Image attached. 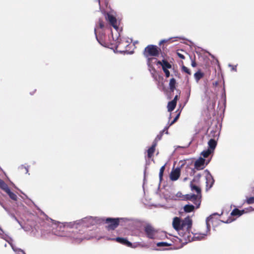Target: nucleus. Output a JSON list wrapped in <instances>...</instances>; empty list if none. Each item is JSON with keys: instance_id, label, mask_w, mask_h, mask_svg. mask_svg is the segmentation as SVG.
Returning a JSON list of instances; mask_svg holds the SVG:
<instances>
[{"instance_id": "obj_22", "label": "nucleus", "mask_w": 254, "mask_h": 254, "mask_svg": "<svg viewBox=\"0 0 254 254\" xmlns=\"http://www.w3.org/2000/svg\"><path fill=\"white\" fill-rule=\"evenodd\" d=\"M194 209V206L193 205H186L184 207V210L186 212L189 213L193 211Z\"/></svg>"}, {"instance_id": "obj_49", "label": "nucleus", "mask_w": 254, "mask_h": 254, "mask_svg": "<svg viewBox=\"0 0 254 254\" xmlns=\"http://www.w3.org/2000/svg\"><path fill=\"white\" fill-rule=\"evenodd\" d=\"M10 244L11 246L12 247V249H13L14 251H15V250H14V249L13 247L12 246V244Z\"/></svg>"}, {"instance_id": "obj_48", "label": "nucleus", "mask_w": 254, "mask_h": 254, "mask_svg": "<svg viewBox=\"0 0 254 254\" xmlns=\"http://www.w3.org/2000/svg\"><path fill=\"white\" fill-rule=\"evenodd\" d=\"M187 180H188V178H187V177H186V178H184V181H187Z\"/></svg>"}, {"instance_id": "obj_40", "label": "nucleus", "mask_w": 254, "mask_h": 254, "mask_svg": "<svg viewBox=\"0 0 254 254\" xmlns=\"http://www.w3.org/2000/svg\"><path fill=\"white\" fill-rule=\"evenodd\" d=\"M178 99H179V95H176L175 96L174 99L172 100V101H174V102L175 101V102L176 103H177V100H178Z\"/></svg>"}, {"instance_id": "obj_1", "label": "nucleus", "mask_w": 254, "mask_h": 254, "mask_svg": "<svg viewBox=\"0 0 254 254\" xmlns=\"http://www.w3.org/2000/svg\"><path fill=\"white\" fill-rule=\"evenodd\" d=\"M192 221L190 217H187L183 220H181L180 218L175 217L173 218L172 225L175 230L178 232L186 230V232L182 235L183 239H180L181 242L185 241L183 243H187L190 242L192 238L190 235V232L191 228Z\"/></svg>"}, {"instance_id": "obj_12", "label": "nucleus", "mask_w": 254, "mask_h": 254, "mask_svg": "<svg viewBox=\"0 0 254 254\" xmlns=\"http://www.w3.org/2000/svg\"><path fill=\"white\" fill-rule=\"evenodd\" d=\"M156 62L157 64H159L162 66V69H170L172 68V65L165 60H163L162 61L156 60Z\"/></svg>"}, {"instance_id": "obj_25", "label": "nucleus", "mask_w": 254, "mask_h": 254, "mask_svg": "<svg viewBox=\"0 0 254 254\" xmlns=\"http://www.w3.org/2000/svg\"><path fill=\"white\" fill-rule=\"evenodd\" d=\"M8 187L7 185L0 178V189L4 191Z\"/></svg>"}, {"instance_id": "obj_31", "label": "nucleus", "mask_w": 254, "mask_h": 254, "mask_svg": "<svg viewBox=\"0 0 254 254\" xmlns=\"http://www.w3.org/2000/svg\"><path fill=\"white\" fill-rule=\"evenodd\" d=\"M171 244H168L166 242H159L157 244V246L158 247H164V246H170Z\"/></svg>"}, {"instance_id": "obj_47", "label": "nucleus", "mask_w": 254, "mask_h": 254, "mask_svg": "<svg viewBox=\"0 0 254 254\" xmlns=\"http://www.w3.org/2000/svg\"><path fill=\"white\" fill-rule=\"evenodd\" d=\"M181 194V193H177V196L180 197V194Z\"/></svg>"}, {"instance_id": "obj_14", "label": "nucleus", "mask_w": 254, "mask_h": 254, "mask_svg": "<svg viewBox=\"0 0 254 254\" xmlns=\"http://www.w3.org/2000/svg\"><path fill=\"white\" fill-rule=\"evenodd\" d=\"M4 191L7 194V195L12 200L14 201L17 200L18 197L17 195L13 192L11 191L9 187H8Z\"/></svg>"}, {"instance_id": "obj_8", "label": "nucleus", "mask_w": 254, "mask_h": 254, "mask_svg": "<svg viewBox=\"0 0 254 254\" xmlns=\"http://www.w3.org/2000/svg\"><path fill=\"white\" fill-rule=\"evenodd\" d=\"M129 46L128 42L125 39L121 40L116 46L117 49L122 50L123 51H127V47Z\"/></svg>"}, {"instance_id": "obj_5", "label": "nucleus", "mask_w": 254, "mask_h": 254, "mask_svg": "<svg viewBox=\"0 0 254 254\" xmlns=\"http://www.w3.org/2000/svg\"><path fill=\"white\" fill-rule=\"evenodd\" d=\"M119 218H108L106 220V223L108 224L107 226L108 229L114 230L119 225Z\"/></svg>"}, {"instance_id": "obj_42", "label": "nucleus", "mask_w": 254, "mask_h": 254, "mask_svg": "<svg viewBox=\"0 0 254 254\" xmlns=\"http://www.w3.org/2000/svg\"><path fill=\"white\" fill-rule=\"evenodd\" d=\"M232 68V70L236 71H237V66L236 65H230Z\"/></svg>"}, {"instance_id": "obj_4", "label": "nucleus", "mask_w": 254, "mask_h": 254, "mask_svg": "<svg viewBox=\"0 0 254 254\" xmlns=\"http://www.w3.org/2000/svg\"><path fill=\"white\" fill-rule=\"evenodd\" d=\"M80 223L83 226L89 227L96 225L97 223V220L96 218L90 216L81 219Z\"/></svg>"}, {"instance_id": "obj_50", "label": "nucleus", "mask_w": 254, "mask_h": 254, "mask_svg": "<svg viewBox=\"0 0 254 254\" xmlns=\"http://www.w3.org/2000/svg\"><path fill=\"white\" fill-rule=\"evenodd\" d=\"M0 230L2 232H3L2 229L0 227Z\"/></svg>"}, {"instance_id": "obj_11", "label": "nucleus", "mask_w": 254, "mask_h": 254, "mask_svg": "<svg viewBox=\"0 0 254 254\" xmlns=\"http://www.w3.org/2000/svg\"><path fill=\"white\" fill-rule=\"evenodd\" d=\"M116 242L124 245L128 247L132 248V244L131 242H129L126 238L117 237L115 239Z\"/></svg>"}, {"instance_id": "obj_20", "label": "nucleus", "mask_w": 254, "mask_h": 254, "mask_svg": "<svg viewBox=\"0 0 254 254\" xmlns=\"http://www.w3.org/2000/svg\"><path fill=\"white\" fill-rule=\"evenodd\" d=\"M153 58H148L147 64L149 67V70L152 72V74L153 75L154 73L156 72V69L155 67L151 64V61H152Z\"/></svg>"}, {"instance_id": "obj_10", "label": "nucleus", "mask_w": 254, "mask_h": 254, "mask_svg": "<svg viewBox=\"0 0 254 254\" xmlns=\"http://www.w3.org/2000/svg\"><path fill=\"white\" fill-rule=\"evenodd\" d=\"M107 20L109 22L110 24L115 29H118V26L117 25V19L113 15L108 14L106 17Z\"/></svg>"}, {"instance_id": "obj_23", "label": "nucleus", "mask_w": 254, "mask_h": 254, "mask_svg": "<svg viewBox=\"0 0 254 254\" xmlns=\"http://www.w3.org/2000/svg\"><path fill=\"white\" fill-rule=\"evenodd\" d=\"M194 76L195 80L198 81L203 77L204 73L200 70H198L194 73Z\"/></svg>"}, {"instance_id": "obj_33", "label": "nucleus", "mask_w": 254, "mask_h": 254, "mask_svg": "<svg viewBox=\"0 0 254 254\" xmlns=\"http://www.w3.org/2000/svg\"><path fill=\"white\" fill-rule=\"evenodd\" d=\"M180 114H181V112H180L176 116V117L174 119V120H173V121H172V122L170 124V126L172 125L173 124H174L177 120L178 119H179V117H180Z\"/></svg>"}, {"instance_id": "obj_43", "label": "nucleus", "mask_w": 254, "mask_h": 254, "mask_svg": "<svg viewBox=\"0 0 254 254\" xmlns=\"http://www.w3.org/2000/svg\"><path fill=\"white\" fill-rule=\"evenodd\" d=\"M191 66L192 67H195L196 66V62H195L194 60L192 61V62H191Z\"/></svg>"}, {"instance_id": "obj_19", "label": "nucleus", "mask_w": 254, "mask_h": 254, "mask_svg": "<svg viewBox=\"0 0 254 254\" xmlns=\"http://www.w3.org/2000/svg\"><path fill=\"white\" fill-rule=\"evenodd\" d=\"M176 80L175 78H172L170 79L169 82V88L171 92H174L176 88Z\"/></svg>"}, {"instance_id": "obj_13", "label": "nucleus", "mask_w": 254, "mask_h": 254, "mask_svg": "<svg viewBox=\"0 0 254 254\" xmlns=\"http://www.w3.org/2000/svg\"><path fill=\"white\" fill-rule=\"evenodd\" d=\"M214 183V180L212 176L209 174L206 177V190L210 189Z\"/></svg>"}, {"instance_id": "obj_7", "label": "nucleus", "mask_w": 254, "mask_h": 254, "mask_svg": "<svg viewBox=\"0 0 254 254\" xmlns=\"http://www.w3.org/2000/svg\"><path fill=\"white\" fill-rule=\"evenodd\" d=\"M181 170L179 168H177L173 170L170 175V180L175 181L177 180L180 176Z\"/></svg>"}, {"instance_id": "obj_24", "label": "nucleus", "mask_w": 254, "mask_h": 254, "mask_svg": "<svg viewBox=\"0 0 254 254\" xmlns=\"http://www.w3.org/2000/svg\"><path fill=\"white\" fill-rule=\"evenodd\" d=\"M212 152H213L212 151L208 148L207 150L202 151L201 154L204 158H207Z\"/></svg>"}, {"instance_id": "obj_21", "label": "nucleus", "mask_w": 254, "mask_h": 254, "mask_svg": "<svg viewBox=\"0 0 254 254\" xmlns=\"http://www.w3.org/2000/svg\"><path fill=\"white\" fill-rule=\"evenodd\" d=\"M176 105L177 103H176L175 101L174 102L171 101L170 102H169L167 105L168 111L169 112H172V111H173L175 109Z\"/></svg>"}, {"instance_id": "obj_35", "label": "nucleus", "mask_w": 254, "mask_h": 254, "mask_svg": "<svg viewBox=\"0 0 254 254\" xmlns=\"http://www.w3.org/2000/svg\"><path fill=\"white\" fill-rule=\"evenodd\" d=\"M96 31H97V29L95 28V29H94V32H95V35H96V39L97 40H98V41L102 45V43H101V39L100 37H98L97 35V33H96Z\"/></svg>"}, {"instance_id": "obj_34", "label": "nucleus", "mask_w": 254, "mask_h": 254, "mask_svg": "<svg viewBox=\"0 0 254 254\" xmlns=\"http://www.w3.org/2000/svg\"><path fill=\"white\" fill-rule=\"evenodd\" d=\"M200 177H201V174H198L194 177V179H193V180L191 182H195V181L198 182Z\"/></svg>"}, {"instance_id": "obj_2", "label": "nucleus", "mask_w": 254, "mask_h": 254, "mask_svg": "<svg viewBox=\"0 0 254 254\" xmlns=\"http://www.w3.org/2000/svg\"><path fill=\"white\" fill-rule=\"evenodd\" d=\"M161 51L160 48H158L157 46L149 45L145 48L143 54L146 58H149V57H156L159 56Z\"/></svg>"}, {"instance_id": "obj_27", "label": "nucleus", "mask_w": 254, "mask_h": 254, "mask_svg": "<svg viewBox=\"0 0 254 254\" xmlns=\"http://www.w3.org/2000/svg\"><path fill=\"white\" fill-rule=\"evenodd\" d=\"M165 169V165H164V166H162L160 169L159 178H160V181H161L163 179V173L164 172Z\"/></svg>"}, {"instance_id": "obj_17", "label": "nucleus", "mask_w": 254, "mask_h": 254, "mask_svg": "<svg viewBox=\"0 0 254 254\" xmlns=\"http://www.w3.org/2000/svg\"><path fill=\"white\" fill-rule=\"evenodd\" d=\"M218 136L219 133L216 129L210 130L208 134V137H210V139H215L216 140H218Z\"/></svg>"}, {"instance_id": "obj_32", "label": "nucleus", "mask_w": 254, "mask_h": 254, "mask_svg": "<svg viewBox=\"0 0 254 254\" xmlns=\"http://www.w3.org/2000/svg\"><path fill=\"white\" fill-rule=\"evenodd\" d=\"M99 27L101 29H103L105 27L104 22L101 19H99L98 21Z\"/></svg>"}, {"instance_id": "obj_9", "label": "nucleus", "mask_w": 254, "mask_h": 254, "mask_svg": "<svg viewBox=\"0 0 254 254\" xmlns=\"http://www.w3.org/2000/svg\"><path fill=\"white\" fill-rule=\"evenodd\" d=\"M205 159L200 157L194 162V168L197 170L203 169L204 168Z\"/></svg>"}, {"instance_id": "obj_29", "label": "nucleus", "mask_w": 254, "mask_h": 254, "mask_svg": "<svg viewBox=\"0 0 254 254\" xmlns=\"http://www.w3.org/2000/svg\"><path fill=\"white\" fill-rule=\"evenodd\" d=\"M247 203L249 204H254V197L252 196L250 197H248L246 200Z\"/></svg>"}, {"instance_id": "obj_6", "label": "nucleus", "mask_w": 254, "mask_h": 254, "mask_svg": "<svg viewBox=\"0 0 254 254\" xmlns=\"http://www.w3.org/2000/svg\"><path fill=\"white\" fill-rule=\"evenodd\" d=\"M144 231L148 238L154 239L157 231L151 225H147L144 227Z\"/></svg>"}, {"instance_id": "obj_28", "label": "nucleus", "mask_w": 254, "mask_h": 254, "mask_svg": "<svg viewBox=\"0 0 254 254\" xmlns=\"http://www.w3.org/2000/svg\"><path fill=\"white\" fill-rule=\"evenodd\" d=\"M73 238L75 239V242L78 243H80L83 240L87 239L84 236H82L80 237L77 236L75 237H73Z\"/></svg>"}, {"instance_id": "obj_26", "label": "nucleus", "mask_w": 254, "mask_h": 254, "mask_svg": "<svg viewBox=\"0 0 254 254\" xmlns=\"http://www.w3.org/2000/svg\"><path fill=\"white\" fill-rule=\"evenodd\" d=\"M232 216H241L240 210L238 208L234 209L231 213Z\"/></svg>"}, {"instance_id": "obj_45", "label": "nucleus", "mask_w": 254, "mask_h": 254, "mask_svg": "<svg viewBox=\"0 0 254 254\" xmlns=\"http://www.w3.org/2000/svg\"><path fill=\"white\" fill-rule=\"evenodd\" d=\"M245 211L244 210H240L241 215H242V214L245 213Z\"/></svg>"}, {"instance_id": "obj_39", "label": "nucleus", "mask_w": 254, "mask_h": 254, "mask_svg": "<svg viewBox=\"0 0 254 254\" xmlns=\"http://www.w3.org/2000/svg\"><path fill=\"white\" fill-rule=\"evenodd\" d=\"M163 135V132H160L159 135H158L155 139V140H160Z\"/></svg>"}, {"instance_id": "obj_3", "label": "nucleus", "mask_w": 254, "mask_h": 254, "mask_svg": "<svg viewBox=\"0 0 254 254\" xmlns=\"http://www.w3.org/2000/svg\"><path fill=\"white\" fill-rule=\"evenodd\" d=\"M201 195H196L194 194H188L183 196V200H189L192 201L193 203L198 208L201 203Z\"/></svg>"}, {"instance_id": "obj_44", "label": "nucleus", "mask_w": 254, "mask_h": 254, "mask_svg": "<svg viewBox=\"0 0 254 254\" xmlns=\"http://www.w3.org/2000/svg\"><path fill=\"white\" fill-rule=\"evenodd\" d=\"M167 41V40H163L162 41H161L159 43V45H161L162 44L164 43H165Z\"/></svg>"}, {"instance_id": "obj_41", "label": "nucleus", "mask_w": 254, "mask_h": 254, "mask_svg": "<svg viewBox=\"0 0 254 254\" xmlns=\"http://www.w3.org/2000/svg\"><path fill=\"white\" fill-rule=\"evenodd\" d=\"M168 127H165L164 128V129L161 132H163V133L164 132H165V133L166 134H168Z\"/></svg>"}, {"instance_id": "obj_18", "label": "nucleus", "mask_w": 254, "mask_h": 254, "mask_svg": "<svg viewBox=\"0 0 254 254\" xmlns=\"http://www.w3.org/2000/svg\"><path fill=\"white\" fill-rule=\"evenodd\" d=\"M190 187L191 190H195L197 192L196 195H201L200 188L198 186L194 185L192 182H191L190 183Z\"/></svg>"}, {"instance_id": "obj_38", "label": "nucleus", "mask_w": 254, "mask_h": 254, "mask_svg": "<svg viewBox=\"0 0 254 254\" xmlns=\"http://www.w3.org/2000/svg\"><path fill=\"white\" fill-rule=\"evenodd\" d=\"M177 54L178 56L180 58H181V59H185V56H184L182 54H181V53H179V52H178L177 53Z\"/></svg>"}, {"instance_id": "obj_16", "label": "nucleus", "mask_w": 254, "mask_h": 254, "mask_svg": "<svg viewBox=\"0 0 254 254\" xmlns=\"http://www.w3.org/2000/svg\"><path fill=\"white\" fill-rule=\"evenodd\" d=\"M156 145V142H153L152 146L147 150V157L148 158H151L153 156L155 152Z\"/></svg>"}, {"instance_id": "obj_30", "label": "nucleus", "mask_w": 254, "mask_h": 254, "mask_svg": "<svg viewBox=\"0 0 254 254\" xmlns=\"http://www.w3.org/2000/svg\"><path fill=\"white\" fill-rule=\"evenodd\" d=\"M182 68L183 71L188 73V74H191L190 70L187 67L185 66V65H183Z\"/></svg>"}, {"instance_id": "obj_37", "label": "nucleus", "mask_w": 254, "mask_h": 254, "mask_svg": "<svg viewBox=\"0 0 254 254\" xmlns=\"http://www.w3.org/2000/svg\"><path fill=\"white\" fill-rule=\"evenodd\" d=\"M212 218V215H210V216L207 217V218L206 219V224H207V227H210V226L208 224V222L210 221Z\"/></svg>"}, {"instance_id": "obj_15", "label": "nucleus", "mask_w": 254, "mask_h": 254, "mask_svg": "<svg viewBox=\"0 0 254 254\" xmlns=\"http://www.w3.org/2000/svg\"><path fill=\"white\" fill-rule=\"evenodd\" d=\"M217 140H216L215 139H210L208 142V149H210L213 152L214 151L215 148H216V146L217 145Z\"/></svg>"}, {"instance_id": "obj_46", "label": "nucleus", "mask_w": 254, "mask_h": 254, "mask_svg": "<svg viewBox=\"0 0 254 254\" xmlns=\"http://www.w3.org/2000/svg\"><path fill=\"white\" fill-rule=\"evenodd\" d=\"M195 171L194 169H191V174H192L193 175L194 174Z\"/></svg>"}, {"instance_id": "obj_36", "label": "nucleus", "mask_w": 254, "mask_h": 254, "mask_svg": "<svg viewBox=\"0 0 254 254\" xmlns=\"http://www.w3.org/2000/svg\"><path fill=\"white\" fill-rule=\"evenodd\" d=\"M163 71L165 73V76L166 77H169L170 75V71L168 70V69H163Z\"/></svg>"}]
</instances>
